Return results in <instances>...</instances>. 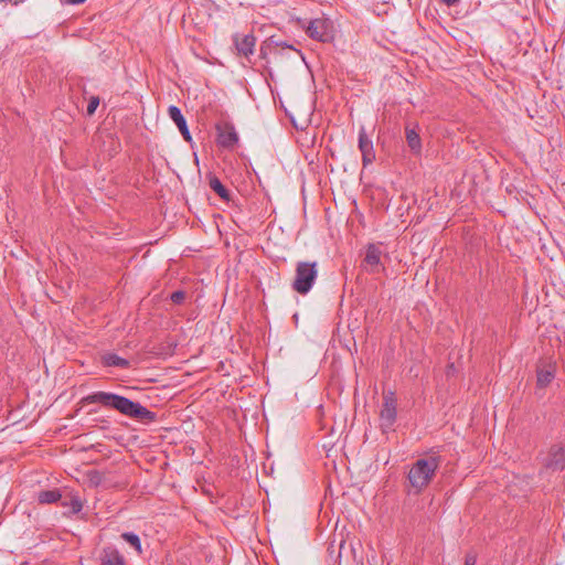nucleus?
I'll use <instances>...</instances> for the list:
<instances>
[{"instance_id": "nucleus-10", "label": "nucleus", "mask_w": 565, "mask_h": 565, "mask_svg": "<svg viewBox=\"0 0 565 565\" xmlns=\"http://www.w3.org/2000/svg\"><path fill=\"white\" fill-rule=\"evenodd\" d=\"M168 115L171 118V120H173V122L179 128V130H180L182 137L184 138V140L190 142L192 140V137H191V134L189 131V128H188V125H186V120H185L184 116L182 115L180 108L174 106V105L169 106Z\"/></svg>"}, {"instance_id": "nucleus-17", "label": "nucleus", "mask_w": 565, "mask_h": 565, "mask_svg": "<svg viewBox=\"0 0 565 565\" xmlns=\"http://www.w3.org/2000/svg\"><path fill=\"white\" fill-rule=\"evenodd\" d=\"M122 540L129 543L139 554H141V542L137 534L132 532H125L121 534Z\"/></svg>"}, {"instance_id": "nucleus-11", "label": "nucleus", "mask_w": 565, "mask_h": 565, "mask_svg": "<svg viewBox=\"0 0 565 565\" xmlns=\"http://www.w3.org/2000/svg\"><path fill=\"white\" fill-rule=\"evenodd\" d=\"M234 43L238 54L248 57L254 53L256 38L253 34H246L243 38H238L236 35L234 38Z\"/></svg>"}, {"instance_id": "nucleus-2", "label": "nucleus", "mask_w": 565, "mask_h": 565, "mask_svg": "<svg viewBox=\"0 0 565 565\" xmlns=\"http://www.w3.org/2000/svg\"><path fill=\"white\" fill-rule=\"evenodd\" d=\"M440 463V458L430 456L415 461L408 472V481L417 491H422L428 486Z\"/></svg>"}, {"instance_id": "nucleus-1", "label": "nucleus", "mask_w": 565, "mask_h": 565, "mask_svg": "<svg viewBox=\"0 0 565 565\" xmlns=\"http://www.w3.org/2000/svg\"><path fill=\"white\" fill-rule=\"evenodd\" d=\"M84 402L87 404H100L107 408L116 409L125 416L139 420L152 422L156 418L154 413L142 406L140 403L114 393L102 391L94 392L84 397Z\"/></svg>"}, {"instance_id": "nucleus-26", "label": "nucleus", "mask_w": 565, "mask_h": 565, "mask_svg": "<svg viewBox=\"0 0 565 565\" xmlns=\"http://www.w3.org/2000/svg\"><path fill=\"white\" fill-rule=\"evenodd\" d=\"M268 49H269V45H266V46H265V45H263V46L260 47V57H262V58H266Z\"/></svg>"}, {"instance_id": "nucleus-3", "label": "nucleus", "mask_w": 565, "mask_h": 565, "mask_svg": "<svg viewBox=\"0 0 565 565\" xmlns=\"http://www.w3.org/2000/svg\"><path fill=\"white\" fill-rule=\"evenodd\" d=\"M318 277L317 262H299L296 265V274L292 288L300 295L308 294Z\"/></svg>"}, {"instance_id": "nucleus-20", "label": "nucleus", "mask_w": 565, "mask_h": 565, "mask_svg": "<svg viewBox=\"0 0 565 565\" xmlns=\"http://www.w3.org/2000/svg\"><path fill=\"white\" fill-rule=\"evenodd\" d=\"M170 299L173 303L180 305L185 299V292L182 290H177L171 294Z\"/></svg>"}, {"instance_id": "nucleus-14", "label": "nucleus", "mask_w": 565, "mask_h": 565, "mask_svg": "<svg viewBox=\"0 0 565 565\" xmlns=\"http://www.w3.org/2000/svg\"><path fill=\"white\" fill-rule=\"evenodd\" d=\"M62 498V493L58 489L43 490L38 493V501L41 504H52L57 502Z\"/></svg>"}, {"instance_id": "nucleus-12", "label": "nucleus", "mask_w": 565, "mask_h": 565, "mask_svg": "<svg viewBox=\"0 0 565 565\" xmlns=\"http://www.w3.org/2000/svg\"><path fill=\"white\" fill-rule=\"evenodd\" d=\"M102 565H125L122 555L114 546H107L100 554Z\"/></svg>"}, {"instance_id": "nucleus-23", "label": "nucleus", "mask_w": 565, "mask_h": 565, "mask_svg": "<svg viewBox=\"0 0 565 565\" xmlns=\"http://www.w3.org/2000/svg\"><path fill=\"white\" fill-rule=\"evenodd\" d=\"M477 554L475 552H468L465 557V565H476Z\"/></svg>"}, {"instance_id": "nucleus-18", "label": "nucleus", "mask_w": 565, "mask_h": 565, "mask_svg": "<svg viewBox=\"0 0 565 565\" xmlns=\"http://www.w3.org/2000/svg\"><path fill=\"white\" fill-rule=\"evenodd\" d=\"M554 379V373L548 370H540L537 372V386L546 387Z\"/></svg>"}, {"instance_id": "nucleus-24", "label": "nucleus", "mask_w": 565, "mask_h": 565, "mask_svg": "<svg viewBox=\"0 0 565 565\" xmlns=\"http://www.w3.org/2000/svg\"><path fill=\"white\" fill-rule=\"evenodd\" d=\"M457 372L456 367H455V364L454 363H449L446 367V375L449 377V376H452L455 375V373Z\"/></svg>"}, {"instance_id": "nucleus-21", "label": "nucleus", "mask_w": 565, "mask_h": 565, "mask_svg": "<svg viewBox=\"0 0 565 565\" xmlns=\"http://www.w3.org/2000/svg\"><path fill=\"white\" fill-rule=\"evenodd\" d=\"M99 105V98L98 97H92L88 102V105H87V114L88 115H93L96 110V108L98 107Z\"/></svg>"}, {"instance_id": "nucleus-9", "label": "nucleus", "mask_w": 565, "mask_h": 565, "mask_svg": "<svg viewBox=\"0 0 565 565\" xmlns=\"http://www.w3.org/2000/svg\"><path fill=\"white\" fill-rule=\"evenodd\" d=\"M381 256L382 250L380 245L377 244H369L366 247V253L364 257V263L370 267L371 273H380L381 269H384L381 266Z\"/></svg>"}, {"instance_id": "nucleus-6", "label": "nucleus", "mask_w": 565, "mask_h": 565, "mask_svg": "<svg viewBox=\"0 0 565 565\" xmlns=\"http://www.w3.org/2000/svg\"><path fill=\"white\" fill-rule=\"evenodd\" d=\"M396 414V399L394 394L390 392L384 395V403L380 413L382 428H391L395 423Z\"/></svg>"}, {"instance_id": "nucleus-8", "label": "nucleus", "mask_w": 565, "mask_h": 565, "mask_svg": "<svg viewBox=\"0 0 565 565\" xmlns=\"http://www.w3.org/2000/svg\"><path fill=\"white\" fill-rule=\"evenodd\" d=\"M359 149L362 154L363 167L365 168L375 160V151L373 148V142L367 137L363 127L359 131Z\"/></svg>"}, {"instance_id": "nucleus-27", "label": "nucleus", "mask_w": 565, "mask_h": 565, "mask_svg": "<svg viewBox=\"0 0 565 565\" xmlns=\"http://www.w3.org/2000/svg\"><path fill=\"white\" fill-rule=\"evenodd\" d=\"M443 3H445L446 6L450 7V6H454L456 4L457 2H459V0H440Z\"/></svg>"}, {"instance_id": "nucleus-13", "label": "nucleus", "mask_w": 565, "mask_h": 565, "mask_svg": "<svg viewBox=\"0 0 565 565\" xmlns=\"http://www.w3.org/2000/svg\"><path fill=\"white\" fill-rule=\"evenodd\" d=\"M209 185L210 188L223 200L230 201L231 194L230 191L222 184L220 179L215 175L209 177Z\"/></svg>"}, {"instance_id": "nucleus-16", "label": "nucleus", "mask_w": 565, "mask_h": 565, "mask_svg": "<svg viewBox=\"0 0 565 565\" xmlns=\"http://www.w3.org/2000/svg\"><path fill=\"white\" fill-rule=\"evenodd\" d=\"M406 140L408 147L414 152H419L422 148L419 135L414 129H406Z\"/></svg>"}, {"instance_id": "nucleus-25", "label": "nucleus", "mask_w": 565, "mask_h": 565, "mask_svg": "<svg viewBox=\"0 0 565 565\" xmlns=\"http://www.w3.org/2000/svg\"><path fill=\"white\" fill-rule=\"evenodd\" d=\"M86 0H61L64 4H81L84 3Z\"/></svg>"}, {"instance_id": "nucleus-5", "label": "nucleus", "mask_w": 565, "mask_h": 565, "mask_svg": "<svg viewBox=\"0 0 565 565\" xmlns=\"http://www.w3.org/2000/svg\"><path fill=\"white\" fill-rule=\"evenodd\" d=\"M306 33L312 40L328 42L332 39V23L328 19H313L306 26Z\"/></svg>"}, {"instance_id": "nucleus-15", "label": "nucleus", "mask_w": 565, "mask_h": 565, "mask_svg": "<svg viewBox=\"0 0 565 565\" xmlns=\"http://www.w3.org/2000/svg\"><path fill=\"white\" fill-rule=\"evenodd\" d=\"M103 362L107 366H114V367H128L129 361L118 356L115 353H107L103 356Z\"/></svg>"}, {"instance_id": "nucleus-7", "label": "nucleus", "mask_w": 565, "mask_h": 565, "mask_svg": "<svg viewBox=\"0 0 565 565\" xmlns=\"http://www.w3.org/2000/svg\"><path fill=\"white\" fill-rule=\"evenodd\" d=\"M217 145L223 148H234L238 142V136L234 126L230 122H222L216 125Z\"/></svg>"}, {"instance_id": "nucleus-19", "label": "nucleus", "mask_w": 565, "mask_h": 565, "mask_svg": "<svg viewBox=\"0 0 565 565\" xmlns=\"http://www.w3.org/2000/svg\"><path fill=\"white\" fill-rule=\"evenodd\" d=\"M72 513L76 514L83 509V503L79 498L74 497L70 503Z\"/></svg>"}, {"instance_id": "nucleus-22", "label": "nucleus", "mask_w": 565, "mask_h": 565, "mask_svg": "<svg viewBox=\"0 0 565 565\" xmlns=\"http://www.w3.org/2000/svg\"><path fill=\"white\" fill-rule=\"evenodd\" d=\"M275 44L277 47L291 50V51L296 52L301 58H303L301 51L297 50L292 45L287 44L286 42H276Z\"/></svg>"}, {"instance_id": "nucleus-4", "label": "nucleus", "mask_w": 565, "mask_h": 565, "mask_svg": "<svg viewBox=\"0 0 565 565\" xmlns=\"http://www.w3.org/2000/svg\"><path fill=\"white\" fill-rule=\"evenodd\" d=\"M541 463L547 471H563L565 469V446L561 443L552 444Z\"/></svg>"}]
</instances>
